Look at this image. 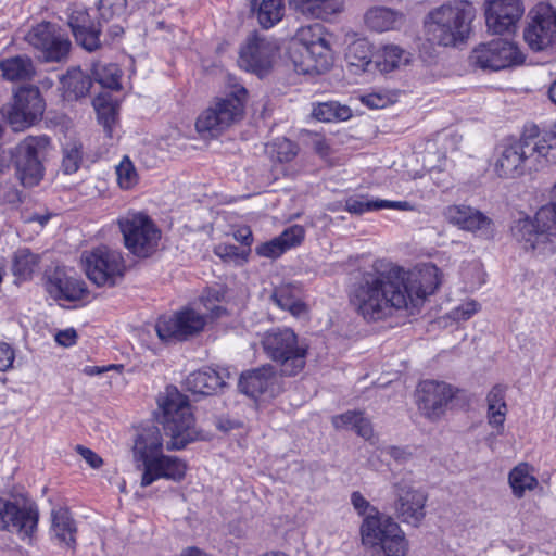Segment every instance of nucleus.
Masks as SVG:
<instances>
[{"label": "nucleus", "instance_id": "nucleus-56", "mask_svg": "<svg viewBox=\"0 0 556 556\" xmlns=\"http://www.w3.org/2000/svg\"><path fill=\"white\" fill-rule=\"evenodd\" d=\"M286 250L283 249L280 240L277 238H274L273 240L262 243L256 248V253L264 257H270L276 258L280 256L282 253H285Z\"/></svg>", "mask_w": 556, "mask_h": 556}, {"label": "nucleus", "instance_id": "nucleus-29", "mask_svg": "<svg viewBox=\"0 0 556 556\" xmlns=\"http://www.w3.org/2000/svg\"><path fill=\"white\" fill-rule=\"evenodd\" d=\"M290 7L311 18H327L342 10V0H290Z\"/></svg>", "mask_w": 556, "mask_h": 556}, {"label": "nucleus", "instance_id": "nucleus-26", "mask_svg": "<svg viewBox=\"0 0 556 556\" xmlns=\"http://www.w3.org/2000/svg\"><path fill=\"white\" fill-rule=\"evenodd\" d=\"M68 25L72 28L76 41L86 50L93 51L99 47L100 29L90 20V16L85 10H75L68 20Z\"/></svg>", "mask_w": 556, "mask_h": 556}, {"label": "nucleus", "instance_id": "nucleus-14", "mask_svg": "<svg viewBox=\"0 0 556 556\" xmlns=\"http://www.w3.org/2000/svg\"><path fill=\"white\" fill-rule=\"evenodd\" d=\"M205 324L204 314L191 307H185L173 315L159 318L155 331L162 341H184L200 333Z\"/></svg>", "mask_w": 556, "mask_h": 556}, {"label": "nucleus", "instance_id": "nucleus-16", "mask_svg": "<svg viewBox=\"0 0 556 556\" xmlns=\"http://www.w3.org/2000/svg\"><path fill=\"white\" fill-rule=\"evenodd\" d=\"M38 525V510L31 504L18 505L0 497V530L16 533L31 541Z\"/></svg>", "mask_w": 556, "mask_h": 556}, {"label": "nucleus", "instance_id": "nucleus-13", "mask_svg": "<svg viewBox=\"0 0 556 556\" xmlns=\"http://www.w3.org/2000/svg\"><path fill=\"white\" fill-rule=\"evenodd\" d=\"M394 511L407 525L418 527L426 516L427 494L415 485L410 475H404L392 485Z\"/></svg>", "mask_w": 556, "mask_h": 556}, {"label": "nucleus", "instance_id": "nucleus-35", "mask_svg": "<svg viewBox=\"0 0 556 556\" xmlns=\"http://www.w3.org/2000/svg\"><path fill=\"white\" fill-rule=\"evenodd\" d=\"M64 96L67 99L85 97L90 87L91 80L79 68H72L61 77Z\"/></svg>", "mask_w": 556, "mask_h": 556}, {"label": "nucleus", "instance_id": "nucleus-47", "mask_svg": "<svg viewBox=\"0 0 556 556\" xmlns=\"http://www.w3.org/2000/svg\"><path fill=\"white\" fill-rule=\"evenodd\" d=\"M83 146L77 141H70L63 148L62 169L65 174L78 170L83 160Z\"/></svg>", "mask_w": 556, "mask_h": 556}, {"label": "nucleus", "instance_id": "nucleus-54", "mask_svg": "<svg viewBox=\"0 0 556 556\" xmlns=\"http://www.w3.org/2000/svg\"><path fill=\"white\" fill-rule=\"evenodd\" d=\"M345 208L352 214L361 215L365 212L380 210V200L350 198L345 202Z\"/></svg>", "mask_w": 556, "mask_h": 556}, {"label": "nucleus", "instance_id": "nucleus-42", "mask_svg": "<svg viewBox=\"0 0 556 556\" xmlns=\"http://www.w3.org/2000/svg\"><path fill=\"white\" fill-rule=\"evenodd\" d=\"M312 115L320 122L330 123L334 121H346L352 116V112L346 105L329 101L315 105Z\"/></svg>", "mask_w": 556, "mask_h": 556}, {"label": "nucleus", "instance_id": "nucleus-21", "mask_svg": "<svg viewBox=\"0 0 556 556\" xmlns=\"http://www.w3.org/2000/svg\"><path fill=\"white\" fill-rule=\"evenodd\" d=\"M445 219L462 230L490 237L493 233V222L479 210L465 205L452 204L444 208Z\"/></svg>", "mask_w": 556, "mask_h": 556}, {"label": "nucleus", "instance_id": "nucleus-15", "mask_svg": "<svg viewBox=\"0 0 556 556\" xmlns=\"http://www.w3.org/2000/svg\"><path fill=\"white\" fill-rule=\"evenodd\" d=\"M43 110L45 104L38 88L29 86L15 91L13 103L5 114L14 130H24L42 116Z\"/></svg>", "mask_w": 556, "mask_h": 556}, {"label": "nucleus", "instance_id": "nucleus-37", "mask_svg": "<svg viewBox=\"0 0 556 556\" xmlns=\"http://www.w3.org/2000/svg\"><path fill=\"white\" fill-rule=\"evenodd\" d=\"M399 14L388 8H372L365 15L366 25L375 31H388L395 27Z\"/></svg>", "mask_w": 556, "mask_h": 556}, {"label": "nucleus", "instance_id": "nucleus-25", "mask_svg": "<svg viewBox=\"0 0 556 556\" xmlns=\"http://www.w3.org/2000/svg\"><path fill=\"white\" fill-rule=\"evenodd\" d=\"M47 290L54 299L70 302L83 300L87 294L86 283L81 279L62 273L49 278Z\"/></svg>", "mask_w": 556, "mask_h": 556}, {"label": "nucleus", "instance_id": "nucleus-45", "mask_svg": "<svg viewBox=\"0 0 556 556\" xmlns=\"http://www.w3.org/2000/svg\"><path fill=\"white\" fill-rule=\"evenodd\" d=\"M267 152L273 160L290 162L298 154V146L287 138H278L267 147Z\"/></svg>", "mask_w": 556, "mask_h": 556}, {"label": "nucleus", "instance_id": "nucleus-11", "mask_svg": "<svg viewBox=\"0 0 556 556\" xmlns=\"http://www.w3.org/2000/svg\"><path fill=\"white\" fill-rule=\"evenodd\" d=\"M525 55L518 46L505 39H494L476 47L469 56L472 66L497 72L522 64Z\"/></svg>", "mask_w": 556, "mask_h": 556}, {"label": "nucleus", "instance_id": "nucleus-48", "mask_svg": "<svg viewBox=\"0 0 556 556\" xmlns=\"http://www.w3.org/2000/svg\"><path fill=\"white\" fill-rule=\"evenodd\" d=\"M116 176L119 187L125 190L134 188L139 180L136 167L128 156H124L116 166Z\"/></svg>", "mask_w": 556, "mask_h": 556}, {"label": "nucleus", "instance_id": "nucleus-51", "mask_svg": "<svg viewBox=\"0 0 556 556\" xmlns=\"http://www.w3.org/2000/svg\"><path fill=\"white\" fill-rule=\"evenodd\" d=\"M126 0H99L98 11L103 21H111L124 14Z\"/></svg>", "mask_w": 556, "mask_h": 556}, {"label": "nucleus", "instance_id": "nucleus-58", "mask_svg": "<svg viewBox=\"0 0 556 556\" xmlns=\"http://www.w3.org/2000/svg\"><path fill=\"white\" fill-rule=\"evenodd\" d=\"M363 104L369 109H382L390 103V98L383 93H368L361 98Z\"/></svg>", "mask_w": 556, "mask_h": 556}, {"label": "nucleus", "instance_id": "nucleus-24", "mask_svg": "<svg viewBox=\"0 0 556 556\" xmlns=\"http://www.w3.org/2000/svg\"><path fill=\"white\" fill-rule=\"evenodd\" d=\"M511 235L520 248L527 252L535 255H549L555 251L553 241L539 238L541 237L540 229L530 217L516 220L511 226Z\"/></svg>", "mask_w": 556, "mask_h": 556}, {"label": "nucleus", "instance_id": "nucleus-28", "mask_svg": "<svg viewBox=\"0 0 556 556\" xmlns=\"http://www.w3.org/2000/svg\"><path fill=\"white\" fill-rule=\"evenodd\" d=\"M534 467L525 462L510 469L508 484L515 497L522 498L526 492H531L539 486V480L534 476Z\"/></svg>", "mask_w": 556, "mask_h": 556}, {"label": "nucleus", "instance_id": "nucleus-52", "mask_svg": "<svg viewBox=\"0 0 556 556\" xmlns=\"http://www.w3.org/2000/svg\"><path fill=\"white\" fill-rule=\"evenodd\" d=\"M480 304L475 300H468L454 307L446 317L455 323L470 319L480 311Z\"/></svg>", "mask_w": 556, "mask_h": 556}, {"label": "nucleus", "instance_id": "nucleus-34", "mask_svg": "<svg viewBox=\"0 0 556 556\" xmlns=\"http://www.w3.org/2000/svg\"><path fill=\"white\" fill-rule=\"evenodd\" d=\"M0 70L5 79L11 81L30 79L35 73L33 62L26 56H13L0 62Z\"/></svg>", "mask_w": 556, "mask_h": 556}, {"label": "nucleus", "instance_id": "nucleus-7", "mask_svg": "<svg viewBox=\"0 0 556 556\" xmlns=\"http://www.w3.org/2000/svg\"><path fill=\"white\" fill-rule=\"evenodd\" d=\"M247 90L235 86L231 92L218 98L197 119L195 128L203 137L218 136L223 130L242 118Z\"/></svg>", "mask_w": 556, "mask_h": 556}, {"label": "nucleus", "instance_id": "nucleus-64", "mask_svg": "<svg viewBox=\"0 0 556 556\" xmlns=\"http://www.w3.org/2000/svg\"><path fill=\"white\" fill-rule=\"evenodd\" d=\"M313 148L314 150L323 157L327 156L329 154V144L326 142V140L316 135L313 139Z\"/></svg>", "mask_w": 556, "mask_h": 556}, {"label": "nucleus", "instance_id": "nucleus-55", "mask_svg": "<svg viewBox=\"0 0 556 556\" xmlns=\"http://www.w3.org/2000/svg\"><path fill=\"white\" fill-rule=\"evenodd\" d=\"M304 228L300 225H293L287 228L279 237L283 249L287 251L293 247L299 245L304 239Z\"/></svg>", "mask_w": 556, "mask_h": 556}, {"label": "nucleus", "instance_id": "nucleus-62", "mask_svg": "<svg viewBox=\"0 0 556 556\" xmlns=\"http://www.w3.org/2000/svg\"><path fill=\"white\" fill-rule=\"evenodd\" d=\"M77 333L73 328L59 331L55 341L63 346H72L76 343Z\"/></svg>", "mask_w": 556, "mask_h": 556}, {"label": "nucleus", "instance_id": "nucleus-49", "mask_svg": "<svg viewBox=\"0 0 556 556\" xmlns=\"http://www.w3.org/2000/svg\"><path fill=\"white\" fill-rule=\"evenodd\" d=\"M224 293L217 289H207L200 302L212 318H218L226 314V309L220 305Z\"/></svg>", "mask_w": 556, "mask_h": 556}, {"label": "nucleus", "instance_id": "nucleus-59", "mask_svg": "<svg viewBox=\"0 0 556 556\" xmlns=\"http://www.w3.org/2000/svg\"><path fill=\"white\" fill-rule=\"evenodd\" d=\"M15 358L14 350L10 344L0 342V370L7 371L13 365Z\"/></svg>", "mask_w": 556, "mask_h": 556}, {"label": "nucleus", "instance_id": "nucleus-5", "mask_svg": "<svg viewBox=\"0 0 556 556\" xmlns=\"http://www.w3.org/2000/svg\"><path fill=\"white\" fill-rule=\"evenodd\" d=\"M157 404L165 433L170 438L166 443L168 451L181 450L197 439L194 417L187 396L169 387L159 396Z\"/></svg>", "mask_w": 556, "mask_h": 556}, {"label": "nucleus", "instance_id": "nucleus-4", "mask_svg": "<svg viewBox=\"0 0 556 556\" xmlns=\"http://www.w3.org/2000/svg\"><path fill=\"white\" fill-rule=\"evenodd\" d=\"M473 18V9L468 3L442 4L425 16V37L432 45L456 47L468 39Z\"/></svg>", "mask_w": 556, "mask_h": 556}, {"label": "nucleus", "instance_id": "nucleus-60", "mask_svg": "<svg viewBox=\"0 0 556 556\" xmlns=\"http://www.w3.org/2000/svg\"><path fill=\"white\" fill-rule=\"evenodd\" d=\"M75 450L91 468L98 469L102 466V458L90 448L77 445Z\"/></svg>", "mask_w": 556, "mask_h": 556}, {"label": "nucleus", "instance_id": "nucleus-38", "mask_svg": "<svg viewBox=\"0 0 556 556\" xmlns=\"http://www.w3.org/2000/svg\"><path fill=\"white\" fill-rule=\"evenodd\" d=\"M409 53L395 45L384 46L377 54L376 63L382 72H390L408 63Z\"/></svg>", "mask_w": 556, "mask_h": 556}, {"label": "nucleus", "instance_id": "nucleus-40", "mask_svg": "<svg viewBox=\"0 0 556 556\" xmlns=\"http://www.w3.org/2000/svg\"><path fill=\"white\" fill-rule=\"evenodd\" d=\"M535 226L539 227L542 239L552 241L556 237V202L543 205L532 218Z\"/></svg>", "mask_w": 556, "mask_h": 556}, {"label": "nucleus", "instance_id": "nucleus-20", "mask_svg": "<svg viewBox=\"0 0 556 556\" xmlns=\"http://www.w3.org/2000/svg\"><path fill=\"white\" fill-rule=\"evenodd\" d=\"M451 386L445 382L426 380L419 383L417 404L421 414L430 420L440 419L453 399Z\"/></svg>", "mask_w": 556, "mask_h": 556}, {"label": "nucleus", "instance_id": "nucleus-57", "mask_svg": "<svg viewBox=\"0 0 556 556\" xmlns=\"http://www.w3.org/2000/svg\"><path fill=\"white\" fill-rule=\"evenodd\" d=\"M9 167V157L4 152L0 153V202H13L17 197L15 191L5 193V185L2 180L4 170Z\"/></svg>", "mask_w": 556, "mask_h": 556}, {"label": "nucleus", "instance_id": "nucleus-18", "mask_svg": "<svg viewBox=\"0 0 556 556\" xmlns=\"http://www.w3.org/2000/svg\"><path fill=\"white\" fill-rule=\"evenodd\" d=\"M27 41L39 50L46 61H61L70 52L71 41L51 23H40L26 36Z\"/></svg>", "mask_w": 556, "mask_h": 556}, {"label": "nucleus", "instance_id": "nucleus-9", "mask_svg": "<svg viewBox=\"0 0 556 556\" xmlns=\"http://www.w3.org/2000/svg\"><path fill=\"white\" fill-rule=\"evenodd\" d=\"M83 264L87 277L99 287L115 286L126 270L122 253L106 245L86 252Z\"/></svg>", "mask_w": 556, "mask_h": 556}, {"label": "nucleus", "instance_id": "nucleus-53", "mask_svg": "<svg viewBox=\"0 0 556 556\" xmlns=\"http://www.w3.org/2000/svg\"><path fill=\"white\" fill-rule=\"evenodd\" d=\"M507 415V405H488V422L495 429V434L501 435L504 432V422Z\"/></svg>", "mask_w": 556, "mask_h": 556}, {"label": "nucleus", "instance_id": "nucleus-1", "mask_svg": "<svg viewBox=\"0 0 556 556\" xmlns=\"http://www.w3.org/2000/svg\"><path fill=\"white\" fill-rule=\"evenodd\" d=\"M442 283V273L427 263L413 269L392 265L364 275L351 295V303L366 320L376 321L395 314L415 315Z\"/></svg>", "mask_w": 556, "mask_h": 556}, {"label": "nucleus", "instance_id": "nucleus-27", "mask_svg": "<svg viewBox=\"0 0 556 556\" xmlns=\"http://www.w3.org/2000/svg\"><path fill=\"white\" fill-rule=\"evenodd\" d=\"M229 377V372L205 368L190 374L186 379V388L193 394L211 395L224 387L225 378Z\"/></svg>", "mask_w": 556, "mask_h": 556}, {"label": "nucleus", "instance_id": "nucleus-10", "mask_svg": "<svg viewBox=\"0 0 556 556\" xmlns=\"http://www.w3.org/2000/svg\"><path fill=\"white\" fill-rule=\"evenodd\" d=\"M50 140L46 136H29L21 141L14 152L17 177L25 187H34L43 176L41 159L47 152Z\"/></svg>", "mask_w": 556, "mask_h": 556}, {"label": "nucleus", "instance_id": "nucleus-30", "mask_svg": "<svg viewBox=\"0 0 556 556\" xmlns=\"http://www.w3.org/2000/svg\"><path fill=\"white\" fill-rule=\"evenodd\" d=\"M301 290L292 283L281 285L277 287L271 295L273 301L281 309L290 312L293 316L299 317L305 314L306 306L300 298Z\"/></svg>", "mask_w": 556, "mask_h": 556}, {"label": "nucleus", "instance_id": "nucleus-63", "mask_svg": "<svg viewBox=\"0 0 556 556\" xmlns=\"http://www.w3.org/2000/svg\"><path fill=\"white\" fill-rule=\"evenodd\" d=\"M215 253L224 260H232L239 256L238 248L235 245L219 244L215 249Z\"/></svg>", "mask_w": 556, "mask_h": 556}, {"label": "nucleus", "instance_id": "nucleus-50", "mask_svg": "<svg viewBox=\"0 0 556 556\" xmlns=\"http://www.w3.org/2000/svg\"><path fill=\"white\" fill-rule=\"evenodd\" d=\"M349 64L357 70L366 71L370 64L367 45L364 41L354 42L348 52Z\"/></svg>", "mask_w": 556, "mask_h": 556}, {"label": "nucleus", "instance_id": "nucleus-32", "mask_svg": "<svg viewBox=\"0 0 556 556\" xmlns=\"http://www.w3.org/2000/svg\"><path fill=\"white\" fill-rule=\"evenodd\" d=\"M332 425L337 429L353 430L365 440H370L374 437L371 422L364 416L363 412L349 410L337 415L332 418Z\"/></svg>", "mask_w": 556, "mask_h": 556}, {"label": "nucleus", "instance_id": "nucleus-44", "mask_svg": "<svg viewBox=\"0 0 556 556\" xmlns=\"http://www.w3.org/2000/svg\"><path fill=\"white\" fill-rule=\"evenodd\" d=\"M307 56L313 61L312 67L317 72L327 71L332 63V51L329 39L305 50Z\"/></svg>", "mask_w": 556, "mask_h": 556}, {"label": "nucleus", "instance_id": "nucleus-39", "mask_svg": "<svg viewBox=\"0 0 556 556\" xmlns=\"http://www.w3.org/2000/svg\"><path fill=\"white\" fill-rule=\"evenodd\" d=\"M92 77L103 88L118 90L121 88V70L116 64L102 63L100 61L92 63Z\"/></svg>", "mask_w": 556, "mask_h": 556}, {"label": "nucleus", "instance_id": "nucleus-31", "mask_svg": "<svg viewBox=\"0 0 556 556\" xmlns=\"http://www.w3.org/2000/svg\"><path fill=\"white\" fill-rule=\"evenodd\" d=\"M98 121L103 126L108 136H112L117 123L119 103L110 92H102L93 100Z\"/></svg>", "mask_w": 556, "mask_h": 556}, {"label": "nucleus", "instance_id": "nucleus-2", "mask_svg": "<svg viewBox=\"0 0 556 556\" xmlns=\"http://www.w3.org/2000/svg\"><path fill=\"white\" fill-rule=\"evenodd\" d=\"M351 502L364 521L361 526L363 544L375 556H405L408 542L400 525L390 516L380 514L359 492H353Z\"/></svg>", "mask_w": 556, "mask_h": 556}, {"label": "nucleus", "instance_id": "nucleus-17", "mask_svg": "<svg viewBox=\"0 0 556 556\" xmlns=\"http://www.w3.org/2000/svg\"><path fill=\"white\" fill-rule=\"evenodd\" d=\"M277 54L278 46L273 39L252 36L240 50L239 64L244 70L263 76L271 68Z\"/></svg>", "mask_w": 556, "mask_h": 556}, {"label": "nucleus", "instance_id": "nucleus-23", "mask_svg": "<svg viewBox=\"0 0 556 556\" xmlns=\"http://www.w3.org/2000/svg\"><path fill=\"white\" fill-rule=\"evenodd\" d=\"M239 389L242 393L253 399L262 395L274 397L281 390L278 377L271 365H265L242 374L239 379Z\"/></svg>", "mask_w": 556, "mask_h": 556}, {"label": "nucleus", "instance_id": "nucleus-6", "mask_svg": "<svg viewBox=\"0 0 556 556\" xmlns=\"http://www.w3.org/2000/svg\"><path fill=\"white\" fill-rule=\"evenodd\" d=\"M266 355L274 361L283 376H296L306 364L307 344L288 327L273 328L262 338Z\"/></svg>", "mask_w": 556, "mask_h": 556}, {"label": "nucleus", "instance_id": "nucleus-33", "mask_svg": "<svg viewBox=\"0 0 556 556\" xmlns=\"http://www.w3.org/2000/svg\"><path fill=\"white\" fill-rule=\"evenodd\" d=\"M51 531L60 543L66 546L75 544L76 525L67 508L59 507L52 510Z\"/></svg>", "mask_w": 556, "mask_h": 556}, {"label": "nucleus", "instance_id": "nucleus-22", "mask_svg": "<svg viewBox=\"0 0 556 556\" xmlns=\"http://www.w3.org/2000/svg\"><path fill=\"white\" fill-rule=\"evenodd\" d=\"M529 161L521 138L504 142L498 148L494 170L501 178H518L526 173Z\"/></svg>", "mask_w": 556, "mask_h": 556}, {"label": "nucleus", "instance_id": "nucleus-46", "mask_svg": "<svg viewBox=\"0 0 556 556\" xmlns=\"http://www.w3.org/2000/svg\"><path fill=\"white\" fill-rule=\"evenodd\" d=\"M329 36L326 33L323 25L316 23L306 27H302L296 33V41L305 50L312 48L315 45L323 42Z\"/></svg>", "mask_w": 556, "mask_h": 556}, {"label": "nucleus", "instance_id": "nucleus-12", "mask_svg": "<svg viewBox=\"0 0 556 556\" xmlns=\"http://www.w3.org/2000/svg\"><path fill=\"white\" fill-rule=\"evenodd\" d=\"M523 40L534 52L556 47V9L547 3H539L530 10Z\"/></svg>", "mask_w": 556, "mask_h": 556}, {"label": "nucleus", "instance_id": "nucleus-19", "mask_svg": "<svg viewBox=\"0 0 556 556\" xmlns=\"http://www.w3.org/2000/svg\"><path fill=\"white\" fill-rule=\"evenodd\" d=\"M523 14L520 0H485L484 15L489 31L496 35L510 33Z\"/></svg>", "mask_w": 556, "mask_h": 556}, {"label": "nucleus", "instance_id": "nucleus-43", "mask_svg": "<svg viewBox=\"0 0 556 556\" xmlns=\"http://www.w3.org/2000/svg\"><path fill=\"white\" fill-rule=\"evenodd\" d=\"M283 14V0H262L257 11V18L264 28H270L281 21Z\"/></svg>", "mask_w": 556, "mask_h": 556}, {"label": "nucleus", "instance_id": "nucleus-61", "mask_svg": "<svg viewBox=\"0 0 556 556\" xmlns=\"http://www.w3.org/2000/svg\"><path fill=\"white\" fill-rule=\"evenodd\" d=\"M505 394H506V388L503 386H494L486 396L488 405L494 404V405H506L505 402Z\"/></svg>", "mask_w": 556, "mask_h": 556}, {"label": "nucleus", "instance_id": "nucleus-8", "mask_svg": "<svg viewBox=\"0 0 556 556\" xmlns=\"http://www.w3.org/2000/svg\"><path fill=\"white\" fill-rule=\"evenodd\" d=\"M127 250L138 257H149L159 248L161 231L144 213L128 212L118 218Z\"/></svg>", "mask_w": 556, "mask_h": 556}, {"label": "nucleus", "instance_id": "nucleus-41", "mask_svg": "<svg viewBox=\"0 0 556 556\" xmlns=\"http://www.w3.org/2000/svg\"><path fill=\"white\" fill-rule=\"evenodd\" d=\"M523 147L528 153L529 159L535 157L545 159L549 161L551 150L553 144L556 143V137L553 135L540 136H525L521 138Z\"/></svg>", "mask_w": 556, "mask_h": 556}, {"label": "nucleus", "instance_id": "nucleus-3", "mask_svg": "<svg viewBox=\"0 0 556 556\" xmlns=\"http://www.w3.org/2000/svg\"><path fill=\"white\" fill-rule=\"evenodd\" d=\"M134 459L142 471L140 485L146 488L159 479L180 481L187 465L176 456L163 454V437L156 426L141 430L134 443Z\"/></svg>", "mask_w": 556, "mask_h": 556}, {"label": "nucleus", "instance_id": "nucleus-36", "mask_svg": "<svg viewBox=\"0 0 556 556\" xmlns=\"http://www.w3.org/2000/svg\"><path fill=\"white\" fill-rule=\"evenodd\" d=\"M40 262L39 255L29 249H18L12 258V273L20 280L30 279Z\"/></svg>", "mask_w": 556, "mask_h": 556}]
</instances>
